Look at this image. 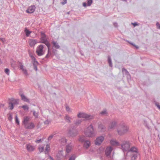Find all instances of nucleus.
Returning a JSON list of instances; mask_svg holds the SVG:
<instances>
[{
	"label": "nucleus",
	"mask_w": 160,
	"mask_h": 160,
	"mask_svg": "<svg viewBox=\"0 0 160 160\" xmlns=\"http://www.w3.org/2000/svg\"><path fill=\"white\" fill-rule=\"evenodd\" d=\"M108 61L109 66L112 67V63L111 58L109 56L108 57Z\"/></svg>",
	"instance_id": "31"
},
{
	"label": "nucleus",
	"mask_w": 160,
	"mask_h": 160,
	"mask_svg": "<svg viewBox=\"0 0 160 160\" xmlns=\"http://www.w3.org/2000/svg\"><path fill=\"white\" fill-rule=\"evenodd\" d=\"M85 134L88 137H93L95 135L93 128L91 124L88 127L85 132Z\"/></svg>",
	"instance_id": "5"
},
{
	"label": "nucleus",
	"mask_w": 160,
	"mask_h": 160,
	"mask_svg": "<svg viewBox=\"0 0 160 160\" xmlns=\"http://www.w3.org/2000/svg\"><path fill=\"white\" fill-rule=\"evenodd\" d=\"M128 152L131 153V160H135L139 155L138 149L135 147L130 148Z\"/></svg>",
	"instance_id": "3"
},
{
	"label": "nucleus",
	"mask_w": 160,
	"mask_h": 160,
	"mask_svg": "<svg viewBox=\"0 0 160 160\" xmlns=\"http://www.w3.org/2000/svg\"><path fill=\"white\" fill-rule=\"evenodd\" d=\"M77 116L78 118H84L87 120L92 119H93L94 117L93 116L87 114L84 112H79Z\"/></svg>",
	"instance_id": "7"
},
{
	"label": "nucleus",
	"mask_w": 160,
	"mask_h": 160,
	"mask_svg": "<svg viewBox=\"0 0 160 160\" xmlns=\"http://www.w3.org/2000/svg\"><path fill=\"white\" fill-rule=\"evenodd\" d=\"M30 120V118L28 116L24 117L22 123L24 125L25 128L26 129H31L34 128L35 125L32 122L28 123V122Z\"/></svg>",
	"instance_id": "2"
},
{
	"label": "nucleus",
	"mask_w": 160,
	"mask_h": 160,
	"mask_svg": "<svg viewBox=\"0 0 160 160\" xmlns=\"http://www.w3.org/2000/svg\"><path fill=\"white\" fill-rule=\"evenodd\" d=\"M43 48V45L42 44L39 45L37 47L36 50V53L38 56H42L44 54Z\"/></svg>",
	"instance_id": "8"
},
{
	"label": "nucleus",
	"mask_w": 160,
	"mask_h": 160,
	"mask_svg": "<svg viewBox=\"0 0 160 160\" xmlns=\"http://www.w3.org/2000/svg\"><path fill=\"white\" fill-rule=\"evenodd\" d=\"M90 142L88 140H86L84 143V147L86 148H88L90 146Z\"/></svg>",
	"instance_id": "23"
},
{
	"label": "nucleus",
	"mask_w": 160,
	"mask_h": 160,
	"mask_svg": "<svg viewBox=\"0 0 160 160\" xmlns=\"http://www.w3.org/2000/svg\"><path fill=\"white\" fill-rule=\"evenodd\" d=\"M24 32L25 33V35L27 37H29L32 32L31 31L28 29L27 28H25Z\"/></svg>",
	"instance_id": "27"
},
{
	"label": "nucleus",
	"mask_w": 160,
	"mask_h": 160,
	"mask_svg": "<svg viewBox=\"0 0 160 160\" xmlns=\"http://www.w3.org/2000/svg\"><path fill=\"white\" fill-rule=\"evenodd\" d=\"M70 108L69 107L67 106L66 107V110L67 111H70Z\"/></svg>",
	"instance_id": "55"
},
{
	"label": "nucleus",
	"mask_w": 160,
	"mask_h": 160,
	"mask_svg": "<svg viewBox=\"0 0 160 160\" xmlns=\"http://www.w3.org/2000/svg\"><path fill=\"white\" fill-rule=\"evenodd\" d=\"M15 120L16 123L18 125H19L20 124L17 115L15 116Z\"/></svg>",
	"instance_id": "37"
},
{
	"label": "nucleus",
	"mask_w": 160,
	"mask_h": 160,
	"mask_svg": "<svg viewBox=\"0 0 160 160\" xmlns=\"http://www.w3.org/2000/svg\"><path fill=\"white\" fill-rule=\"evenodd\" d=\"M100 114L102 116L106 115L107 114V110L106 109L104 110L100 113Z\"/></svg>",
	"instance_id": "36"
},
{
	"label": "nucleus",
	"mask_w": 160,
	"mask_h": 160,
	"mask_svg": "<svg viewBox=\"0 0 160 160\" xmlns=\"http://www.w3.org/2000/svg\"><path fill=\"white\" fill-rule=\"evenodd\" d=\"M20 95L21 97V99L22 101L28 102H29V99H28L23 93H20Z\"/></svg>",
	"instance_id": "18"
},
{
	"label": "nucleus",
	"mask_w": 160,
	"mask_h": 160,
	"mask_svg": "<svg viewBox=\"0 0 160 160\" xmlns=\"http://www.w3.org/2000/svg\"><path fill=\"white\" fill-rule=\"evenodd\" d=\"M77 134V131L74 129L69 130L68 132V135L71 137H73Z\"/></svg>",
	"instance_id": "15"
},
{
	"label": "nucleus",
	"mask_w": 160,
	"mask_h": 160,
	"mask_svg": "<svg viewBox=\"0 0 160 160\" xmlns=\"http://www.w3.org/2000/svg\"><path fill=\"white\" fill-rule=\"evenodd\" d=\"M22 70L26 75H28L27 71L25 69L23 68L22 69Z\"/></svg>",
	"instance_id": "44"
},
{
	"label": "nucleus",
	"mask_w": 160,
	"mask_h": 160,
	"mask_svg": "<svg viewBox=\"0 0 160 160\" xmlns=\"http://www.w3.org/2000/svg\"><path fill=\"white\" fill-rule=\"evenodd\" d=\"M113 25L116 27H117L118 26V23L117 22H114L113 23Z\"/></svg>",
	"instance_id": "56"
},
{
	"label": "nucleus",
	"mask_w": 160,
	"mask_h": 160,
	"mask_svg": "<svg viewBox=\"0 0 160 160\" xmlns=\"http://www.w3.org/2000/svg\"><path fill=\"white\" fill-rule=\"evenodd\" d=\"M32 112H33V115L35 117V118H38V112H36L35 110H32Z\"/></svg>",
	"instance_id": "30"
},
{
	"label": "nucleus",
	"mask_w": 160,
	"mask_h": 160,
	"mask_svg": "<svg viewBox=\"0 0 160 160\" xmlns=\"http://www.w3.org/2000/svg\"><path fill=\"white\" fill-rule=\"evenodd\" d=\"M71 118L68 115H66L64 119L66 122L68 123H71Z\"/></svg>",
	"instance_id": "24"
},
{
	"label": "nucleus",
	"mask_w": 160,
	"mask_h": 160,
	"mask_svg": "<svg viewBox=\"0 0 160 160\" xmlns=\"http://www.w3.org/2000/svg\"><path fill=\"white\" fill-rule=\"evenodd\" d=\"M22 107L25 110L28 111V110L29 108L27 105H23L22 106Z\"/></svg>",
	"instance_id": "35"
},
{
	"label": "nucleus",
	"mask_w": 160,
	"mask_h": 160,
	"mask_svg": "<svg viewBox=\"0 0 160 160\" xmlns=\"http://www.w3.org/2000/svg\"><path fill=\"white\" fill-rule=\"evenodd\" d=\"M87 3L84 2L83 3V6L84 7H87V6H89L91 5L92 3V0H87Z\"/></svg>",
	"instance_id": "20"
},
{
	"label": "nucleus",
	"mask_w": 160,
	"mask_h": 160,
	"mask_svg": "<svg viewBox=\"0 0 160 160\" xmlns=\"http://www.w3.org/2000/svg\"><path fill=\"white\" fill-rule=\"evenodd\" d=\"M9 70L8 68H6L5 69V72L7 75H9Z\"/></svg>",
	"instance_id": "40"
},
{
	"label": "nucleus",
	"mask_w": 160,
	"mask_h": 160,
	"mask_svg": "<svg viewBox=\"0 0 160 160\" xmlns=\"http://www.w3.org/2000/svg\"><path fill=\"white\" fill-rule=\"evenodd\" d=\"M37 64H36V63H33V69L36 71H37V70H38V68H37Z\"/></svg>",
	"instance_id": "39"
},
{
	"label": "nucleus",
	"mask_w": 160,
	"mask_h": 160,
	"mask_svg": "<svg viewBox=\"0 0 160 160\" xmlns=\"http://www.w3.org/2000/svg\"><path fill=\"white\" fill-rule=\"evenodd\" d=\"M41 37L40 38L41 41L39 42V43H44L47 47L48 48V53L45 56V58H47L52 54V53L50 51V44L49 42L48 41L46 38V36L45 33L42 32H41Z\"/></svg>",
	"instance_id": "1"
},
{
	"label": "nucleus",
	"mask_w": 160,
	"mask_h": 160,
	"mask_svg": "<svg viewBox=\"0 0 160 160\" xmlns=\"http://www.w3.org/2000/svg\"><path fill=\"white\" fill-rule=\"evenodd\" d=\"M117 122L115 120H112L111 121L108 126V129L111 130L114 129L117 126Z\"/></svg>",
	"instance_id": "11"
},
{
	"label": "nucleus",
	"mask_w": 160,
	"mask_h": 160,
	"mask_svg": "<svg viewBox=\"0 0 160 160\" xmlns=\"http://www.w3.org/2000/svg\"><path fill=\"white\" fill-rule=\"evenodd\" d=\"M130 44H131L132 45H133V46H134L136 48H139L138 46H137V45H135L134 44L132 43V42L130 43Z\"/></svg>",
	"instance_id": "48"
},
{
	"label": "nucleus",
	"mask_w": 160,
	"mask_h": 160,
	"mask_svg": "<svg viewBox=\"0 0 160 160\" xmlns=\"http://www.w3.org/2000/svg\"><path fill=\"white\" fill-rule=\"evenodd\" d=\"M110 143L111 145L114 146H118L120 145L118 142L114 140H111L110 141Z\"/></svg>",
	"instance_id": "21"
},
{
	"label": "nucleus",
	"mask_w": 160,
	"mask_h": 160,
	"mask_svg": "<svg viewBox=\"0 0 160 160\" xmlns=\"http://www.w3.org/2000/svg\"><path fill=\"white\" fill-rule=\"evenodd\" d=\"M57 157L58 160H61L63 157L62 154V151L58 152L57 154Z\"/></svg>",
	"instance_id": "22"
},
{
	"label": "nucleus",
	"mask_w": 160,
	"mask_h": 160,
	"mask_svg": "<svg viewBox=\"0 0 160 160\" xmlns=\"http://www.w3.org/2000/svg\"><path fill=\"white\" fill-rule=\"evenodd\" d=\"M9 102H12L14 104H18L19 102V99H15L13 98H11L9 99Z\"/></svg>",
	"instance_id": "19"
},
{
	"label": "nucleus",
	"mask_w": 160,
	"mask_h": 160,
	"mask_svg": "<svg viewBox=\"0 0 160 160\" xmlns=\"http://www.w3.org/2000/svg\"><path fill=\"white\" fill-rule=\"evenodd\" d=\"M52 44H53V46L55 47L56 49H59L60 47L58 45V44L57 42L53 41L52 42Z\"/></svg>",
	"instance_id": "25"
},
{
	"label": "nucleus",
	"mask_w": 160,
	"mask_h": 160,
	"mask_svg": "<svg viewBox=\"0 0 160 160\" xmlns=\"http://www.w3.org/2000/svg\"><path fill=\"white\" fill-rule=\"evenodd\" d=\"M66 152L68 153L71 152L72 149V146L71 143H70L67 144L66 145Z\"/></svg>",
	"instance_id": "13"
},
{
	"label": "nucleus",
	"mask_w": 160,
	"mask_h": 160,
	"mask_svg": "<svg viewBox=\"0 0 160 160\" xmlns=\"http://www.w3.org/2000/svg\"><path fill=\"white\" fill-rule=\"evenodd\" d=\"M29 42L31 47H34L35 45L38 43V42L36 39H31L29 40Z\"/></svg>",
	"instance_id": "14"
},
{
	"label": "nucleus",
	"mask_w": 160,
	"mask_h": 160,
	"mask_svg": "<svg viewBox=\"0 0 160 160\" xmlns=\"http://www.w3.org/2000/svg\"><path fill=\"white\" fill-rule=\"evenodd\" d=\"M22 70L26 75H28L27 71L25 69L23 68L22 69Z\"/></svg>",
	"instance_id": "43"
},
{
	"label": "nucleus",
	"mask_w": 160,
	"mask_h": 160,
	"mask_svg": "<svg viewBox=\"0 0 160 160\" xmlns=\"http://www.w3.org/2000/svg\"><path fill=\"white\" fill-rule=\"evenodd\" d=\"M4 105L3 104H1L0 105V107H1L2 106V107H3L4 106Z\"/></svg>",
	"instance_id": "59"
},
{
	"label": "nucleus",
	"mask_w": 160,
	"mask_h": 160,
	"mask_svg": "<svg viewBox=\"0 0 160 160\" xmlns=\"http://www.w3.org/2000/svg\"><path fill=\"white\" fill-rule=\"evenodd\" d=\"M22 70L26 75H28L27 71L25 69L23 68L22 69Z\"/></svg>",
	"instance_id": "46"
},
{
	"label": "nucleus",
	"mask_w": 160,
	"mask_h": 160,
	"mask_svg": "<svg viewBox=\"0 0 160 160\" xmlns=\"http://www.w3.org/2000/svg\"><path fill=\"white\" fill-rule=\"evenodd\" d=\"M98 128L101 132H103L105 131L106 127L102 123H100L98 125Z\"/></svg>",
	"instance_id": "17"
},
{
	"label": "nucleus",
	"mask_w": 160,
	"mask_h": 160,
	"mask_svg": "<svg viewBox=\"0 0 160 160\" xmlns=\"http://www.w3.org/2000/svg\"><path fill=\"white\" fill-rule=\"evenodd\" d=\"M49 158H50L51 160H53V158L50 156H49Z\"/></svg>",
	"instance_id": "57"
},
{
	"label": "nucleus",
	"mask_w": 160,
	"mask_h": 160,
	"mask_svg": "<svg viewBox=\"0 0 160 160\" xmlns=\"http://www.w3.org/2000/svg\"><path fill=\"white\" fill-rule=\"evenodd\" d=\"M132 24L133 25L134 27L138 25V24L137 22H135L134 23H132Z\"/></svg>",
	"instance_id": "54"
},
{
	"label": "nucleus",
	"mask_w": 160,
	"mask_h": 160,
	"mask_svg": "<svg viewBox=\"0 0 160 160\" xmlns=\"http://www.w3.org/2000/svg\"><path fill=\"white\" fill-rule=\"evenodd\" d=\"M1 62V59H0V62Z\"/></svg>",
	"instance_id": "61"
},
{
	"label": "nucleus",
	"mask_w": 160,
	"mask_h": 160,
	"mask_svg": "<svg viewBox=\"0 0 160 160\" xmlns=\"http://www.w3.org/2000/svg\"><path fill=\"white\" fill-rule=\"evenodd\" d=\"M123 1L126 2L127 1V0H122Z\"/></svg>",
	"instance_id": "60"
},
{
	"label": "nucleus",
	"mask_w": 160,
	"mask_h": 160,
	"mask_svg": "<svg viewBox=\"0 0 160 160\" xmlns=\"http://www.w3.org/2000/svg\"><path fill=\"white\" fill-rule=\"evenodd\" d=\"M26 148L28 151L30 152L33 151L34 148L30 144H27L26 145Z\"/></svg>",
	"instance_id": "16"
},
{
	"label": "nucleus",
	"mask_w": 160,
	"mask_h": 160,
	"mask_svg": "<svg viewBox=\"0 0 160 160\" xmlns=\"http://www.w3.org/2000/svg\"><path fill=\"white\" fill-rule=\"evenodd\" d=\"M50 147L48 144H47L45 147V154H48L50 150Z\"/></svg>",
	"instance_id": "28"
},
{
	"label": "nucleus",
	"mask_w": 160,
	"mask_h": 160,
	"mask_svg": "<svg viewBox=\"0 0 160 160\" xmlns=\"http://www.w3.org/2000/svg\"><path fill=\"white\" fill-rule=\"evenodd\" d=\"M19 68L21 70L24 68H23V65L22 63H21L20 65Z\"/></svg>",
	"instance_id": "52"
},
{
	"label": "nucleus",
	"mask_w": 160,
	"mask_h": 160,
	"mask_svg": "<svg viewBox=\"0 0 160 160\" xmlns=\"http://www.w3.org/2000/svg\"><path fill=\"white\" fill-rule=\"evenodd\" d=\"M67 2V0H63V2H61V3L62 5H64Z\"/></svg>",
	"instance_id": "51"
},
{
	"label": "nucleus",
	"mask_w": 160,
	"mask_h": 160,
	"mask_svg": "<svg viewBox=\"0 0 160 160\" xmlns=\"http://www.w3.org/2000/svg\"><path fill=\"white\" fill-rule=\"evenodd\" d=\"M131 145L129 141H124L121 144V148L123 152L125 151L128 152Z\"/></svg>",
	"instance_id": "6"
},
{
	"label": "nucleus",
	"mask_w": 160,
	"mask_h": 160,
	"mask_svg": "<svg viewBox=\"0 0 160 160\" xmlns=\"http://www.w3.org/2000/svg\"><path fill=\"white\" fill-rule=\"evenodd\" d=\"M22 70L26 75H28L27 71L25 69L23 68L22 69Z\"/></svg>",
	"instance_id": "45"
},
{
	"label": "nucleus",
	"mask_w": 160,
	"mask_h": 160,
	"mask_svg": "<svg viewBox=\"0 0 160 160\" xmlns=\"http://www.w3.org/2000/svg\"><path fill=\"white\" fill-rule=\"evenodd\" d=\"M1 39L2 41H3V42L4 41V38H2Z\"/></svg>",
	"instance_id": "58"
},
{
	"label": "nucleus",
	"mask_w": 160,
	"mask_h": 160,
	"mask_svg": "<svg viewBox=\"0 0 160 160\" xmlns=\"http://www.w3.org/2000/svg\"><path fill=\"white\" fill-rule=\"evenodd\" d=\"M84 136L81 137L79 138V141L82 142H84L86 141Z\"/></svg>",
	"instance_id": "34"
},
{
	"label": "nucleus",
	"mask_w": 160,
	"mask_h": 160,
	"mask_svg": "<svg viewBox=\"0 0 160 160\" xmlns=\"http://www.w3.org/2000/svg\"><path fill=\"white\" fill-rule=\"evenodd\" d=\"M113 148L111 147H107L105 150V155L107 158L108 159H111L112 157L111 153L112 151Z\"/></svg>",
	"instance_id": "9"
},
{
	"label": "nucleus",
	"mask_w": 160,
	"mask_h": 160,
	"mask_svg": "<svg viewBox=\"0 0 160 160\" xmlns=\"http://www.w3.org/2000/svg\"><path fill=\"white\" fill-rule=\"evenodd\" d=\"M42 141V140L41 139H39L38 140H37L35 141V142L36 143H39L40 142H41Z\"/></svg>",
	"instance_id": "50"
},
{
	"label": "nucleus",
	"mask_w": 160,
	"mask_h": 160,
	"mask_svg": "<svg viewBox=\"0 0 160 160\" xmlns=\"http://www.w3.org/2000/svg\"><path fill=\"white\" fill-rule=\"evenodd\" d=\"M30 56L33 62V63H35L37 64H38V62L36 60V58L33 56L32 55H30Z\"/></svg>",
	"instance_id": "29"
},
{
	"label": "nucleus",
	"mask_w": 160,
	"mask_h": 160,
	"mask_svg": "<svg viewBox=\"0 0 160 160\" xmlns=\"http://www.w3.org/2000/svg\"><path fill=\"white\" fill-rule=\"evenodd\" d=\"M104 139V137L101 136L96 138L95 141V143L97 145H100L103 141Z\"/></svg>",
	"instance_id": "10"
},
{
	"label": "nucleus",
	"mask_w": 160,
	"mask_h": 160,
	"mask_svg": "<svg viewBox=\"0 0 160 160\" xmlns=\"http://www.w3.org/2000/svg\"><path fill=\"white\" fill-rule=\"evenodd\" d=\"M82 122L81 120L78 119L76 120V121L75 122V124L76 125H78L80 124L81 122Z\"/></svg>",
	"instance_id": "38"
},
{
	"label": "nucleus",
	"mask_w": 160,
	"mask_h": 160,
	"mask_svg": "<svg viewBox=\"0 0 160 160\" xmlns=\"http://www.w3.org/2000/svg\"><path fill=\"white\" fill-rule=\"evenodd\" d=\"M122 72L123 74H125L127 75V77L128 78L129 76L130 77L129 72H128L126 69L124 68H123L122 69Z\"/></svg>",
	"instance_id": "26"
},
{
	"label": "nucleus",
	"mask_w": 160,
	"mask_h": 160,
	"mask_svg": "<svg viewBox=\"0 0 160 160\" xmlns=\"http://www.w3.org/2000/svg\"><path fill=\"white\" fill-rule=\"evenodd\" d=\"M76 158L75 155H73L70 157L69 160H74Z\"/></svg>",
	"instance_id": "41"
},
{
	"label": "nucleus",
	"mask_w": 160,
	"mask_h": 160,
	"mask_svg": "<svg viewBox=\"0 0 160 160\" xmlns=\"http://www.w3.org/2000/svg\"><path fill=\"white\" fill-rule=\"evenodd\" d=\"M60 142L62 144H63L66 143L67 140L65 138H62L60 139Z\"/></svg>",
	"instance_id": "33"
},
{
	"label": "nucleus",
	"mask_w": 160,
	"mask_h": 160,
	"mask_svg": "<svg viewBox=\"0 0 160 160\" xmlns=\"http://www.w3.org/2000/svg\"><path fill=\"white\" fill-rule=\"evenodd\" d=\"M53 136H54V135H52L48 137V141H49L50 140L53 138Z\"/></svg>",
	"instance_id": "47"
},
{
	"label": "nucleus",
	"mask_w": 160,
	"mask_h": 160,
	"mask_svg": "<svg viewBox=\"0 0 160 160\" xmlns=\"http://www.w3.org/2000/svg\"><path fill=\"white\" fill-rule=\"evenodd\" d=\"M155 105L160 110V105H159V104L157 103H155Z\"/></svg>",
	"instance_id": "53"
},
{
	"label": "nucleus",
	"mask_w": 160,
	"mask_h": 160,
	"mask_svg": "<svg viewBox=\"0 0 160 160\" xmlns=\"http://www.w3.org/2000/svg\"><path fill=\"white\" fill-rule=\"evenodd\" d=\"M39 150V152H42L44 150V147H40L38 148Z\"/></svg>",
	"instance_id": "42"
},
{
	"label": "nucleus",
	"mask_w": 160,
	"mask_h": 160,
	"mask_svg": "<svg viewBox=\"0 0 160 160\" xmlns=\"http://www.w3.org/2000/svg\"><path fill=\"white\" fill-rule=\"evenodd\" d=\"M36 9L35 5H32L29 7L26 10V12L29 13H32L34 12Z\"/></svg>",
	"instance_id": "12"
},
{
	"label": "nucleus",
	"mask_w": 160,
	"mask_h": 160,
	"mask_svg": "<svg viewBox=\"0 0 160 160\" xmlns=\"http://www.w3.org/2000/svg\"><path fill=\"white\" fill-rule=\"evenodd\" d=\"M156 25L158 29H160V24L158 22L156 23Z\"/></svg>",
	"instance_id": "49"
},
{
	"label": "nucleus",
	"mask_w": 160,
	"mask_h": 160,
	"mask_svg": "<svg viewBox=\"0 0 160 160\" xmlns=\"http://www.w3.org/2000/svg\"><path fill=\"white\" fill-rule=\"evenodd\" d=\"M9 107H10V110H12L14 108V106L13 103L12 102H8Z\"/></svg>",
	"instance_id": "32"
},
{
	"label": "nucleus",
	"mask_w": 160,
	"mask_h": 160,
	"mask_svg": "<svg viewBox=\"0 0 160 160\" xmlns=\"http://www.w3.org/2000/svg\"><path fill=\"white\" fill-rule=\"evenodd\" d=\"M129 130L128 127L125 124H120L118 128L117 132L120 135H122L127 133Z\"/></svg>",
	"instance_id": "4"
}]
</instances>
